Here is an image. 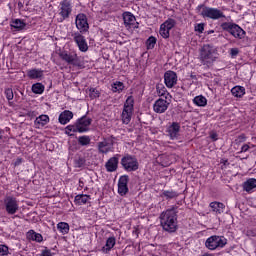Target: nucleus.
<instances>
[{"label":"nucleus","mask_w":256,"mask_h":256,"mask_svg":"<svg viewBox=\"0 0 256 256\" xmlns=\"http://www.w3.org/2000/svg\"><path fill=\"white\" fill-rule=\"evenodd\" d=\"M159 219L164 231L175 233L177 231V206H172V208L162 212Z\"/></svg>","instance_id":"1"},{"label":"nucleus","mask_w":256,"mask_h":256,"mask_svg":"<svg viewBox=\"0 0 256 256\" xmlns=\"http://www.w3.org/2000/svg\"><path fill=\"white\" fill-rule=\"evenodd\" d=\"M217 60V50L209 44H205L200 50V61L203 65L211 67Z\"/></svg>","instance_id":"2"},{"label":"nucleus","mask_w":256,"mask_h":256,"mask_svg":"<svg viewBox=\"0 0 256 256\" xmlns=\"http://www.w3.org/2000/svg\"><path fill=\"white\" fill-rule=\"evenodd\" d=\"M202 9L200 15L203 19H212V21H218L219 19H225V13L218 8L208 7L203 4L197 6V11Z\"/></svg>","instance_id":"3"},{"label":"nucleus","mask_w":256,"mask_h":256,"mask_svg":"<svg viewBox=\"0 0 256 256\" xmlns=\"http://www.w3.org/2000/svg\"><path fill=\"white\" fill-rule=\"evenodd\" d=\"M122 169L128 173H133L139 170V160L137 156L131 154H125L120 161Z\"/></svg>","instance_id":"4"},{"label":"nucleus","mask_w":256,"mask_h":256,"mask_svg":"<svg viewBox=\"0 0 256 256\" xmlns=\"http://www.w3.org/2000/svg\"><path fill=\"white\" fill-rule=\"evenodd\" d=\"M220 27L223 31H227V33H230V35H232V37H234L235 39L245 38V30H243V28L235 23L224 22L220 25Z\"/></svg>","instance_id":"5"},{"label":"nucleus","mask_w":256,"mask_h":256,"mask_svg":"<svg viewBox=\"0 0 256 256\" xmlns=\"http://www.w3.org/2000/svg\"><path fill=\"white\" fill-rule=\"evenodd\" d=\"M134 107L135 99L133 98V96H129L124 103V108L121 115L124 125H129V123H131V117H133Z\"/></svg>","instance_id":"6"},{"label":"nucleus","mask_w":256,"mask_h":256,"mask_svg":"<svg viewBox=\"0 0 256 256\" xmlns=\"http://www.w3.org/2000/svg\"><path fill=\"white\" fill-rule=\"evenodd\" d=\"M227 245V238L224 236L213 235L207 238L205 242L206 249L209 251H215V249H223Z\"/></svg>","instance_id":"7"},{"label":"nucleus","mask_w":256,"mask_h":256,"mask_svg":"<svg viewBox=\"0 0 256 256\" xmlns=\"http://www.w3.org/2000/svg\"><path fill=\"white\" fill-rule=\"evenodd\" d=\"M59 57L62 61H65L67 65H73V67H79V56L75 52L61 51Z\"/></svg>","instance_id":"8"},{"label":"nucleus","mask_w":256,"mask_h":256,"mask_svg":"<svg viewBox=\"0 0 256 256\" xmlns=\"http://www.w3.org/2000/svg\"><path fill=\"white\" fill-rule=\"evenodd\" d=\"M4 205H5L6 213L8 215H15V213L19 211V202H17V198L13 196H7L4 199Z\"/></svg>","instance_id":"9"},{"label":"nucleus","mask_w":256,"mask_h":256,"mask_svg":"<svg viewBox=\"0 0 256 256\" xmlns=\"http://www.w3.org/2000/svg\"><path fill=\"white\" fill-rule=\"evenodd\" d=\"M73 13V6L71 5V0H63L59 5V15L62 17V21L69 19Z\"/></svg>","instance_id":"10"},{"label":"nucleus","mask_w":256,"mask_h":256,"mask_svg":"<svg viewBox=\"0 0 256 256\" xmlns=\"http://www.w3.org/2000/svg\"><path fill=\"white\" fill-rule=\"evenodd\" d=\"M76 27L80 33H87L89 31V22L87 21V15L80 13L76 16Z\"/></svg>","instance_id":"11"},{"label":"nucleus","mask_w":256,"mask_h":256,"mask_svg":"<svg viewBox=\"0 0 256 256\" xmlns=\"http://www.w3.org/2000/svg\"><path fill=\"white\" fill-rule=\"evenodd\" d=\"M75 43L78 46L79 51L82 53H87L89 50V46L87 45V40H85V36L81 35V32H75L72 34Z\"/></svg>","instance_id":"12"},{"label":"nucleus","mask_w":256,"mask_h":256,"mask_svg":"<svg viewBox=\"0 0 256 256\" xmlns=\"http://www.w3.org/2000/svg\"><path fill=\"white\" fill-rule=\"evenodd\" d=\"M129 175H122L118 180V193L125 197L129 193Z\"/></svg>","instance_id":"13"},{"label":"nucleus","mask_w":256,"mask_h":256,"mask_svg":"<svg viewBox=\"0 0 256 256\" xmlns=\"http://www.w3.org/2000/svg\"><path fill=\"white\" fill-rule=\"evenodd\" d=\"M93 123V119L88 118L87 115L82 116L76 121V125H78L79 133H87L89 131V127Z\"/></svg>","instance_id":"14"},{"label":"nucleus","mask_w":256,"mask_h":256,"mask_svg":"<svg viewBox=\"0 0 256 256\" xmlns=\"http://www.w3.org/2000/svg\"><path fill=\"white\" fill-rule=\"evenodd\" d=\"M164 83L168 89H173L177 85V73L168 70L164 73Z\"/></svg>","instance_id":"15"},{"label":"nucleus","mask_w":256,"mask_h":256,"mask_svg":"<svg viewBox=\"0 0 256 256\" xmlns=\"http://www.w3.org/2000/svg\"><path fill=\"white\" fill-rule=\"evenodd\" d=\"M167 109H169V103L167 102V100L163 98L156 100L155 103L153 104L154 113H165Z\"/></svg>","instance_id":"16"},{"label":"nucleus","mask_w":256,"mask_h":256,"mask_svg":"<svg viewBox=\"0 0 256 256\" xmlns=\"http://www.w3.org/2000/svg\"><path fill=\"white\" fill-rule=\"evenodd\" d=\"M181 131V124L179 122H173L170 126L167 128V133L170 139L175 140L179 139V133Z\"/></svg>","instance_id":"17"},{"label":"nucleus","mask_w":256,"mask_h":256,"mask_svg":"<svg viewBox=\"0 0 256 256\" xmlns=\"http://www.w3.org/2000/svg\"><path fill=\"white\" fill-rule=\"evenodd\" d=\"M119 157L120 155L117 154L114 157H111L105 164L106 167V171H108V173H115V171H117V169L119 168Z\"/></svg>","instance_id":"18"},{"label":"nucleus","mask_w":256,"mask_h":256,"mask_svg":"<svg viewBox=\"0 0 256 256\" xmlns=\"http://www.w3.org/2000/svg\"><path fill=\"white\" fill-rule=\"evenodd\" d=\"M111 147H113V139L111 138L104 139L102 142L98 143L99 153L107 154L111 151Z\"/></svg>","instance_id":"19"},{"label":"nucleus","mask_w":256,"mask_h":256,"mask_svg":"<svg viewBox=\"0 0 256 256\" xmlns=\"http://www.w3.org/2000/svg\"><path fill=\"white\" fill-rule=\"evenodd\" d=\"M116 243L117 239H115V236L107 238L105 246L101 248L102 253H104L105 255L109 254L111 252V249L115 247Z\"/></svg>","instance_id":"20"},{"label":"nucleus","mask_w":256,"mask_h":256,"mask_svg":"<svg viewBox=\"0 0 256 256\" xmlns=\"http://www.w3.org/2000/svg\"><path fill=\"white\" fill-rule=\"evenodd\" d=\"M71 119H73V112L70 110H64L58 117V121L61 125H67Z\"/></svg>","instance_id":"21"},{"label":"nucleus","mask_w":256,"mask_h":256,"mask_svg":"<svg viewBox=\"0 0 256 256\" xmlns=\"http://www.w3.org/2000/svg\"><path fill=\"white\" fill-rule=\"evenodd\" d=\"M256 188V179L255 178H249L242 184L243 191H246V193H251L253 189Z\"/></svg>","instance_id":"22"},{"label":"nucleus","mask_w":256,"mask_h":256,"mask_svg":"<svg viewBox=\"0 0 256 256\" xmlns=\"http://www.w3.org/2000/svg\"><path fill=\"white\" fill-rule=\"evenodd\" d=\"M91 201V196L87 194H78L74 198L75 205H87Z\"/></svg>","instance_id":"23"},{"label":"nucleus","mask_w":256,"mask_h":256,"mask_svg":"<svg viewBox=\"0 0 256 256\" xmlns=\"http://www.w3.org/2000/svg\"><path fill=\"white\" fill-rule=\"evenodd\" d=\"M209 207L212 209L214 213H216V215H221V213L225 211V204L221 202H211Z\"/></svg>","instance_id":"24"},{"label":"nucleus","mask_w":256,"mask_h":256,"mask_svg":"<svg viewBox=\"0 0 256 256\" xmlns=\"http://www.w3.org/2000/svg\"><path fill=\"white\" fill-rule=\"evenodd\" d=\"M85 163H87V160L85 159V156L81 154H76L74 157V167L76 169H81L82 167H85Z\"/></svg>","instance_id":"25"},{"label":"nucleus","mask_w":256,"mask_h":256,"mask_svg":"<svg viewBox=\"0 0 256 256\" xmlns=\"http://www.w3.org/2000/svg\"><path fill=\"white\" fill-rule=\"evenodd\" d=\"M123 21L126 27H131V25H135V15H133L131 12H125L123 14Z\"/></svg>","instance_id":"26"},{"label":"nucleus","mask_w":256,"mask_h":256,"mask_svg":"<svg viewBox=\"0 0 256 256\" xmlns=\"http://www.w3.org/2000/svg\"><path fill=\"white\" fill-rule=\"evenodd\" d=\"M27 239L30 241H36V243H41L43 241V235L35 232L34 230H29L27 232Z\"/></svg>","instance_id":"27"},{"label":"nucleus","mask_w":256,"mask_h":256,"mask_svg":"<svg viewBox=\"0 0 256 256\" xmlns=\"http://www.w3.org/2000/svg\"><path fill=\"white\" fill-rule=\"evenodd\" d=\"M160 197H164L166 201H169L171 199H177V197H179V193L174 190H163Z\"/></svg>","instance_id":"28"},{"label":"nucleus","mask_w":256,"mask_h":256,"mask_svg":"<svg viewBox=\"0 0 256 256\" xmlns=\"http://www.w3.org/2000/svg\"><path fill=\"white\" fill-rule=\"evenodd\" d=\"M36 127L39 129L40 127H45L47 123H49V116L43 114L37 117L34 121Z\"/></svg>","instance_id":"29"},{"label":"nucleus","mask_w":256,"mask_h":256,"mask_svg":"<svg viewBox=\"0 0 256 256\" xmlns=\"http://www.w3.org/2000/svg\"><path fill=\"white\" fill-rule=\"evenodd\" d=\"M29 79H41L43 77V70L32 69L27 73Z\"/></svg>","instance_id":"30"},{"label":"nucleus","mask_w":256,"mask_h":256,"mask_svg":"<svg viewBox=\"0 0 256 256\" xmlns=\"http://www.w3.org/2000/svg\"><path fill=\"white\" fill-rule=\"evenodd\" d=\"M231 93L234 97H243L245 95V87L243 86H235L231 89Z\"/></svg>","instance_id":"31"},{"label":"nucleus","mask_w":256,"mask_h":256,"mask_svg":"<svg viewBox=\"0 0 256 256\" xmlns=\"http://www.w3.org/2000/svg\"><path fill=\"white\" fill-rule=\"evenodd\" d=\"M194 105H197V107H205L207 105V98L203 95L196 96L193 99Z\"/></svg>","instance_id":"32"},{"label":"nucleus","mask_w":256,"mask_h":256,"mask_svg":"<svg viewBox=\"0 0 256 256\" xmlns=\"http://www.w3.org/2000/svg\"><path fill=\"white\" fill-rule=\"evenodd\" d=\"M10 26L13 27L14 29H16L17 31H22V29L24 27H26L27 24H25V22H23L21 19H16V20L12 21Z\"/></svg>","instance_id":"33"},{"label":"nucleus","mask_w":256,"mask_h":256,"mask_svg":"<svg viewBox=\"0 0 256 256\" xmlns=\"http://www.w3.org/2000/svg\"><path fill=\"white\" fill-rule=\"evenodd\" d=\"M45 91V86L41 83H35L32 85V92L35 93V95H42V93Z\"/></svg>","instance_id":"34"},{"label":"nucleus","mask_w":256,"mask_h":256,"mask_svg":"<svg viewBox=\"0 0 256 256\" xmlns=\"http://www.w3.org/2000/svg\"><path fill=\"white\" fill-rule=\"evenodd\" d=\"M57 229L62 235H67V233H69V224L66 222H59L57 224Z\"/></svg>","instance_id":"35"},{"label":"nucleus","mask_w":256,"mask_h":256,"mask_svg":"<svg viewBox=\"0 0 256 256\" xmlns=\"http://www.w3.org/2000/svg\"><path fill=\"white\" fill-rule=\"evenodd\" d=\"M65 133H66V135H69L70 137L73 135L71 133H79V126H78L77 122L75 123V125H68L66 127Z\"/></svg>","instance_id":"36"},{"label":"nucleus","mask_w":256,"mask_h":256,"mask_svg":"<svg viewBox=\"0 0 256 256\" xmlns=\"http://www.w3.org/2000/svg\"><path fill=\"white\" fill-rule=\"evenodd\" d=\"M125 89V85L123 82L117 81L112 85V91L113 93H121Z\"/></svg>","instance_id":"37"},{"label":"nucleus","mask_w":256,"mask_h":256,"mask_svg":"<svg viewBox=\"0 0 256 256\" xmlns=\"http://www.w3.org/2000/svg\"><path fill=\"white\" fill-rule=\"evenodd\" d=\"M78 143L79 145H81L82 147H85L87 145L91 144V138L89 136H80L78 138Z\"/></svg>","instance_id":"38"},{"label":"nucleus","mask_w":256,"mask_h":256,"mask_svg":"<svg viewBox=\"0 0 256 256\" xmlns=\"http://www.w3.org/2000/svg\"><path fill=\"white\" fill-rule=\"evenodd\" d=\"M157 44V38L155 36H150L146 41L147 49H154Z\"/></svg>","instance_id":"39"},{"label":"nucleus","mask_w":256,"mask_h":256,"mask_svg":"<svg viewBox=\"0 0 256 256\" xmlns=\"http://www.w3.org/2000/svg\"><path fill=\"white\" fill-rule=\"evenodd\" d=\"M176 22L174 19L169 18L168 20H166L163 24L162 27L168 29L169 31H171V29H173V27H175Z\"/></svg>","instance_id":"40"},{"label":"nucleus","mask_w":256,"mask_h":256,"mask_svg":"<svg viewBox=\"0 0 256 256\" xmlns=\"http://www.w3.org/2000/svg\"><path fill=\"white\" fill-rule=\"evenodd\" d=\"M156 91L159 97H164V95L167 94V89L165 88V86L163 84H158L156 86Z\"/></svg>","instance_id":"41"},{"label":"nucleus","mask_w":256,"mask_h":256,"mask_svg":"<svg viewBox=\"0 0 256 256\" xmlns=\"http://www.w3.org/2000/svg\"><path fill=\"white\" fill-rule=\"evenodd\" d=\"M169 31L170 30L167 29L166 27L163 28V24H161L159 33L161 37H163V39H169V35H170Z\"/></svg>","instance_id":"42"},{"label":"nucleus","mask_w":256,"mask_h":256,"mask_svg":"<svg viewBox=\"0 0 256 256\" xmlns=\"http://www.w3.org/2000/svg\"><path fill=\"white\" fill-rule=\"evenodd\" d=\"M4 94H5L6 99H7L8 101H13V97H14L13 89H11V88H6L5 91H4Z\"/></svg>","instance_id":"43"},{"label":"nucleus","mask_w":256,"mask_h":256,"mask_svg":"<svg viewBox=\"0 0 256 256\" xmlns=\"http://www.w3.org/2000/svg\"><path fill=\"white\" fill-rule=\"evenodd\" d=\"M90 98L92 99H97V97H100L101 92H99V90H97L96 88H90Z\"/></svg>","instance_id":"44"},{"label":"nucleus","mask_w":256,"mask_h":256,"mask_svg":"<svg viewBox=\"0 0 256 256\" xmlns=\"http://www.w3.org/2000/svg\"><path fill=\"white\" fill-rule=\"evenodd\" d=\"M9 255V247L6 245H0V256Z\"/></svg>","instance_id":"45"},{"label":"nucleus","mask_w":256,"mask_h":256,"mask_svg":"<svg viewBox=\"0 0 256 256\" xmlns=\"http://www.w3.org/2000/svg\"><path fill=\"white\" fill-rule=\"evenodd\" d=\"M194 29L197 33H203V31H205V24H197Z\"/></svg>","instance_id":"46"},{"label":"nucleus","mask_w":256,"mask_h":256,"mask_svg":"<svg viewBox=\"0 0 256 256\" xmlns=\"http://www.w3.org/2000/svg\"><path fill=\"white\" fill-rule=\"evenodd\" d=\"M246 140H247V136H245V134H241L237 137L235 141L236 143H245Z\"/></svg>","instance_id":"47"},{"label":"nucleus","mask_w":256,"mask_h":256,"mask_svg":"<svg viewBox=\"0 0 256 256\" xmlns=\"http://www.w3.org/2000/svg\"><path fill=\"white\" fill-rule=\"evenodd\" d=\"M230 55L231 57H237V55H239V48L230 49Z\"/></svg>","instance_id":"48"},{"label":"nucleus","mask_w":256,"mask_h":256,"mask_svg":"<svg viewBox=\"0 0 256 256\" xmlns=\"http://www.w3.org/2000/svg\"><path fill=\"white\" fill-rule=\"evenodd\" d=\"M41 256H53V254L51 253V250L45 248L42 250Z\"/></svg>","instance_id":"49"},{"label":"nucleus","mask_w":256,"mask_h":256,"mask_svg":"<svg viewBox=\"0 0 256 256\" xmlns=\"http://www.w3.org/2000/svg\"><path fill=\"white\" fill-rule=\"evenodd\" d=\"M246 237H255L256 236V232L254 230H247L245 232Z\"/></svg>","instance_id":"50"},{"label":"nucleus","mask_w":256,"mask_h":256,"mask_svg":"<svg viewBox=\"0 0 256 256\" xmlns=\"http://www.w3.org/2000/svg\"><path fill=\"white\" fill-rule=\"evenodd\" d=\"M249 149H250L249 144H244L241 147V153H247V151H249Z\"/></svg>","instance_id":"51"},{"label":"nucleus","mask_w":256,"mask_h":256,"mask_svg":"<svg viewBox=\"0 0 256 256\" xmlns=\"http://www.w3.org/2000/svg\"><path fill=\"white\" fill-rule=\"evenodd\" d=\"M23 163V158H17L14 162V167H19Z\"/></svg>","instance_id":"52"},{"label":"nucleus","mask_w":256,"mask_h":256,"mask_svg":"<svg viewBox=\"0 0 256 256\" xmlns=\"http://www.w3.org/2000/svg\"><path fill=\"white\" fill-rule=\"evenodd\" d=\"M210 137L213 141H217V133H212Z\"/></svg>","instance_id":"53"},{"label":"nucleus","mask_w":256,"mask_h":256,"mask_svg":"<svg viewBox=\"0 0 256 256\" xmlns=\"http://www.w3.org/2000/svg\"><path fill=\"white\" fill-rule=\"evenodd\" d=\"M3 133L4 131L0 129V139H3Z\"/></svg>","instance_id":"54"},{"label":"nucleus","mask_w":256,"mask_h":256,"mask_svg":"<svg viewBox=\"0 0 256 256\" xmlns=\"http://www.w3.org/2000/svg\"><path fill=\"white\" fill-rule=\"evenodd\" d=\"M35 112H28V115H29V117H33V114H34Z\"/></svg>","instance_id":"55"},{"label":"nucleus","mask_w":256,"mask_h":256,"mask_svg":"<svg viewBox=\"0 0 256 256\" xmlns=\"http://www.w3.org/2000/svg\"><path fill=\"white\" fill-rule=\"evenodd\" d=\"M79 185H80V187H83V181H79Z\"/></svg>","instance_id":"56"},{"label":"nucleus","mask_w":256,"mask_h":256,"mask_svg":"<svg viewBox=\"0 0 256 256\" xmlns=\"http://www.w3.org/2000/svg\"><path fill=\"white\" fill-rule=\"evenodd\" d=\"M18 7H23V3L19 2Z\"/></svg>","instance_id":"57"},{"label":"nucleus","mask_w":256,"mask_h":256,"mask_svg":"<svg viewBox=\"0 0 256 256\" xmlns=\"http://www.w3.org/2000/svg\"><path fill=\"white\" fill-rule=\"evenodd\" d=\"M209 33H215V31L211 30Z\"/></svg>","instance_id":"58"}]
</instances>
